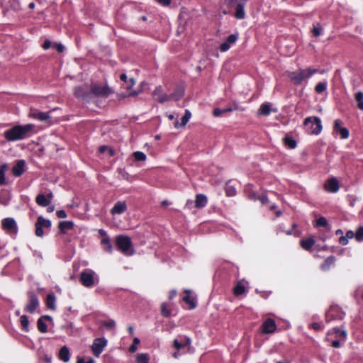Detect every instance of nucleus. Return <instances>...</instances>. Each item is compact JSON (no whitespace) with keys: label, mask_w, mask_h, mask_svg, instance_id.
<instances>
[{"label":"nucleus","mask_w":363,"mask_h":363,"mask_svg":"<svg viewBox=\"0 0 363 363\" xmlns=\"http://www.w3.org/2000/svg\"><path fill=\"white\" fill-rule=\"evenodd\" d=\"M33 129L34 125L33 124L15 125L13 128L6 130L4 133V136L9 141L21 140L27 138Z\"/></svg>","instance_id":"f257e3e1"},{"label":"nucleus","mask_w":363,"mask_h":363,"mask_svg":"<svg viewBox=\"0 0 363 363\" xmlns=\"http://www.w3.org/2000/svg\"><path fill=\"white\" fill-rule=\"evenodd\" d=\"M115 244L119 251L125 256H132L135 253L133 242L130 238L124 235H117Z\"/></svg>","instance_id":"f03ea898"},{"label":"nucleus","mask_w":363,"mask_h":363,"mask_svg":"<svg viewBox=\"0 0 363 363\" xmlns=\"http://www.w3.org/2000/svg\"><path fill=\"white\" fill-rule=\"evenodd\" d=\"M318 70L314 68H307L306 69H298L289 72L288 77L290 80L296 85L301 84L304 80L310 78L312 75L317 73Z\"/></svg>","instance_id":"7ed1b4c3"},{"label":"nucleus","mask_w":363,"mask_h":363,"mask_svg":"<svg viewBox=\"0 0 363 363\" xmlns=\"http://www.w3.org/2000/svg\"><path fill=\"white\" fill-rule=\"evenodd\" d=\"M303 125L306 131L311 135H318L323 128L320 118L316 116L306 118Z\"/></svg>","instance_id":"20e7f679"},{"label":"nucleus","mask_w":363,"mask_h":363,"mask_svg":"<svg viewBox=\"0 0 363 363\" xmlns=\"http://www.w3.org/2000/svg\"><path fill=\"white\" fill-rule=\"evenodd\" d=\"M2 228L11 235H16L18 233V226L13 218H6L1 220Z\"/></svg>","instance_id":"39448f33"},{"label":"nucleus","mask_w":363,"mask_h":363,"mask_svg":"<svg viewBox=\"0 0 363 363\" xmlns=\"http://www.w3.org/2000/svg\"><path fill=\"white\" fill-rule=\"evenodd\" d=\"M51 226L50 220L44 218L43 216H39L35 223V231L36 236L42 238L44 235L43 228H50Z\"/></svg>","instance_id":"423d86ee"},{"label":"nucleus","mask_w":363,"mask_h":363,"mask_svg":"<svg viewBox=\"0 0 363 363\" xmlns=\"http://www.w3.org/2000/svg\"><path fill=\"white\" fill-rule=\"evenodd\" d=\"M28 296V302L25 307V311L28 313H33L39 306V300L37 295L33 291H29Z\"/></svg>","instance_id":"0eeeda50"},{"label":"nucleus","mask_w":363,"mask_h":363,"mask_svg":"<svg viewBox=\"0 0 363 363\" xmlns=\"http://www.w3.org/2000/svg\"><path fill=\"white\" fill-rule=\"evenodd\" d=\"M107 340L104 337L96 338L94 340L91 346L93 354L99 357L103 352L105 347L107 345Z\"/></svg>","instance_id":"6e6552de"},{"label":"nucleus","mask_w":363,"mask_h":363,"mask_svg":"<svg viewBox=\"0 0 363 363\" xmlns=\"http://www.w3.org/2000/svg\"><path fill=\"white\" fill-rule=\"evenodd\" d=\"M80 281L86 287H91L95 284L94 272L84 271L80 274Z\"/></svg>","instance_id":"1a4fd4ad"},{"label":"nucleus","mask_w":363,"mask_h":363,"mask_svg":"<svg viewBox=\"0 0 363 363\" xmlns=\"http://www.w3.org/2000/svg\"><path fill=\"white\" fill-rule=\"evenodd\" d=\"M345 313L341 311V309L337 306H332L327 311L325 316H326V321L330 322L333 320L335 319H342L344 318Z\"/></svg>","instance_id":"9d476101"},{"label":"nucleus","mask_w":363,"mask_h":363,"mask_svg":"<svg viewBox=\"0 0 363 363\" xmlns=\"http://www.w3.org/2000/svg\"><path fill=\"white\" fill-rule=\"evenodd\" d=\"M91 91L96 96L99 97H107L112 93L111 89L108 86L96 84L91 86Z\"/></svg>","instance_id":"9b49d317"},{"label":"nucleus","mask_w":363,"mask_h":363,"mask_svg":"<svg viewBox=\"0 0 363 363\" xmlns=\"http://www.w3.org/2000/svg\"><path fill=\"white\" fill-rule=\"evenodd\" d=\"M153 99L159 103H164L169 101L168 94L163 92L161 86H157L152 92Z\"/></svg>","instance_id":"f8f14e48"},{"label":"nucleus","mask_w":363,"mask_h":363,"mask_svg":"<svg viewBox=\"0 0 363 363\" xmlns=\"http://www.w3.org/2000/svg\"><path fill=\"white\" fill-rule=\"evenodd\" d=\"M262 332L264 334H272L275 332L277 325L275 321L269 318H267L262 325Z\"/></svg>","instance_id":"ddd939ff"},{"label":"nucleus","mask_w":363,"mask_h":363,"mask_svg":"<svg viewBox=\"0 0 363 363\" xmlns=\"http://www.w3.org/2000/svg\"><path fill=\"white\" fill-rule=\"evenodd\" d=\"M325 188L328 191L335 193L339 190V183L335 178L330 179L325 184Z\"/></svg>","instance_id":"4468645a"},{"label":"nucleus","mask_w":363,"mask_h":363,"mask_svg":"<svg viewBox=\"0 0 363 363\" xmlns=\"http://www.w3.org/2000/svg\"><path fill=\"white\" fill-rule=\"evenodd\" d=\"M127 209L126 203L124 201H118L115 203L113 207L111 210V213L121 214L125 212Z\"/></svg>","instance_id":"2eb2a0df"},{"label":"nucleus","mask_w":363,"mask_h":363,"mask_svg":"<svg viewBox=\"0 0 363 363\" xmlns=\"http://www.w3.org/2000/svg\"><path fill=\"white\" fill-rule=\"evenodd\" d=\"M30 116L40 121H46L50 118L48 113L40 112L37 110L32 111L30 113Z\"/></svg>","instance_id":"dca6fc26"},{"label":"nucleus","mask_w":363,"mask_h":363,"mask_svg":"<svg viewBox=\"0 0 363 363\" xmlns=\"http://www.w3.org/2000/svg\"><path fill=\"white\" fill-rule=\"evenodd\" d=\"M181 340H179L178 339H175L173 342V346L175 349L177 350H181L186 345H189L191 344V339L189 337H181Z\"/></svg>","instance_id":"f3484780"},{"label":"nucleus","mask_w":363,"mask_h":363,"mask_svg":"<svg viewBox=\"0 0 363 363\" xmlns=\"http://www.w3.org/2000/svg\"><path fill=\"white\" fill-rule=\"evenodd\" d=\"M74 227V223L70 220L60 221L58 228L62 234L67 233V230H72Z\"/></svg>","instance_id":"a211bd4d"},{"label":"nucleus","mask_w":363,"mask_h":363,"mask_svg":"<svg viewBox=\"0 0 363 363\" xmlns=\"http://www.w3.org/2000/svg\"><path fill=\"white\" fill-rule=\"evenodd\" d=\"M186 295L183 298V301L189 305V309H194L196 306L195 298L191 296V291L185 290Z\"/></svg>","instance_id":"6ab92c4d"},{"label":"nucleus","mask_w":363,"mask_h":363,"mask_svg":"<svg viewBox=\"0 0 363 363\" xmlns=\"http://www.w3.org/2000/svg\"><path fill=\"white\" fill-rule=\"evenodd\" d=\"M208 199L206 196L202 194H197L195 199V206L199 208H203L206 206Z\"/></svg>","instance_id":"aec40b11"},{"label":"nucleus","mask_w":363,"mask_h":363,"mask_svg":"<svg viewBox=\"0 0 363 363\" xmlns=\"http://www.w3.org/2000/svg\"><path fill=\"white\" fill-rule=\"evenodd\" d=\"M25 162L23 160H19L13 167L12 172L16 177H20L24 172Z\"/></svg>","instance_id":"412c9836"},{"label":"nucleus","mask_w":363,"mask_h":363,"mask_svg":"<svg viewBox=\"0 0 363 363\" xmlns=\"http://www.w3.org/2000/svg\"><path fill=\"white\" fill-rule=\"evenodd\" d=\"M56 297L53 293H50L47 296L46 306L50 310L55 311L56 309Z\"/></svg>","instance_id":"4be33fe9"},{"label":"nucleus","mask_w":363,"mask_h":363,"mask_svg":"<svg viewBox=\"0 0 363 363\" xmlns=\"http://www.w3.org/2000/svg\"><path fill=\"white\" fill-rule=\"evenodd\" d=\"M184 94V89L182 87H178L174 90V91L172 94L168 95V96L169 97V101H179L183 97Z\"/></svg>","instance_id":"5701e85b"},{"label":"nucleus","mask_w":363,"mask_h":363,"mask_svg":"<svg viewBox=\"0 0 363 363\" xmlns=\"http://www.w3.org/2000/svg\"><path fill=\"white\" fill-rule=\"evenodd\" d=\"M59 358L64 362H67L69 360L70 354L69 349L67 346H63L59 352Z\"/></svg>","instance_id":"b1692460"},{"label":"nucleus","mask_w":363,"mask_h":363,"mask_svg":"<svg viewBox=\"0 0 363 363\" xmlns=\"http://www.w3.org/2000/svg\"><path fill=\"white\" fill-rule=\"evenodd\" d=\"M191 113L190 112V111L186 109L185 111L184 115L182 118V123L179 124L178 121H176L174 122V127L178 128L180 126H185L186 125V123H188V121H189V119L191 118Z\"/></svg>","instance_id":"393cba45"},{"label":"nucleus","mask_w":363,"mask_h":363,"mask_svg":"<svg viewBox=\"0 0 363 363\" xmlns=\"http://www.w3.org/2000/svg\"><path fill=\"white\" fill-rule=\"evenodd\" d=\"M315 240L312 238L303 239L301 240V246L306 250H311L312 247L315 245Z\"/></svg>","instance_id":"a878e982"},{"label":"nucleus","mask_w":363,"mask_h":363,"mask_svg":"<svg viewBox=\"0 0 363 363\" xmlns=\"http://www.w3.org/2000/svg\"><path fill=\"white\" fill-rule=\"evenodd\" d=\"M36 203L40 206H48L50 204V199L44 194H38L35 199Z\"/></svg>","instance_id":"bb28decb"},{"label":"nucleus","mask_w":363,"mask_h":363,"mask_svg":"<svg viewBox=\"0 0 363 363\" xmlns=\"http://www.w3.org/2000/svg\"><path fill=\"white\" fill-rule=\"evenodd\" d=\"M271 105L269 103H264V104H262L259 108V112L258 113L259 115H263V116H269L271 113Z\"/></svg>","instance_id":"cd10ccee"},{"label":"nucleus","mask_w":363,"mask_h":363,"mask_svg":"<svg viewBox=\"0 0 363 363\" xmlns=\"http://www.w3.org/2000/svg\"><path fill=\"white\" fill-rule=\"evenodd\" d=\"M102 246H103V249L104 251L108 252V253H111L112 251H113V246H112V244L111 242V240L110 239L108 238V237H106L104 238H103L101 240V242Z\"/></svg>","instance_id":"c85d7f7f"},{"label":"nucleus","mask_w":363,"mask_h":363,"mask_svg":"<svg viewBox=\"0 0 363 363\" xmlns=\"http://www.w3.org/2000/svg\"><path fill=\"white\" fill-rule=\"evenodd\" d=\"M245 13L243 5L241 3H238L235 7V16L238 19H242L245 18Z\"/></svg>","instance_id":"c756f323"},{"label":"nucleus","mask_w":363,"mask_h":363,"mask_svg":"<svg viewBox=\"0 0 363 363\" xmlns=\"http://www.w3.org/2000/svg\"><path fill=\"white\" fill-rule=\"evenodd\" d=\"M284 145L289 147L290 149H294L297 145L296 141L289 136H286L284 138Z\"/></svg>","instance_id":"7c9ffc66"},{"label":"nucleus","mask_w":363,"mask_h":363,"mask_svg":"<svg viewBox=\"0 0 363 363\" xmlns=\"http://www.w3.org/2000/svg\"><path fill=\"white\" fill-rule=\"evenodd\" d=\"M354 99L357 103L359 109L363 111V91H358L354 94Z\"/></svg>","instance_id":"2f4dec72"},{"label":"nucleus","mask_w":363,"mask_h":363,"mask_svg":"<svg viewBox=\"0 0 363 363\" xmlns=\"http://www.w3.org/2000/svg\"><path fill=\"white\" fill-rule=\"evenodd\" d=\"M246 291L245 286L241 282H238L234 288V294L235 296H240L243 294Z\"/></svg>","instance_id":"473e14b6"},{"label":"nucleus","mask_w":363,"mask_h":363,"mask_svg":"<svg viewBox=\"0 0 363 363\" xmlns=\"http://www.w3.org/2000/svg\"><path fill=\"white\" fill-rule=\"evenodd\" d=\"M233 110V109L231 108H223V109L216 108H214V110L213 111V115L215 117H219V116H221L222 115H223L224 113L232 112Z\"/></svg>","instance_id":"72a5a7b5"},{"label":"nucleus","mask_w":363,"mask_h":363,"mask_svg":"<svg viewBox=\"0 0 363 363\" xmlns=\"http://www.w3.org/2000/svg\"><path fill=\"white\" fill-rule=\"evenodd\" d=\"M335 261V257L330 256V257H328L325 260L324 263L321 265V269L323 270H328L330 268V267L334 264Z\"/></svg>","instance_id":"f704fd0d"},{"label":"nucleus","mask_w":363,"mask_h":363,"mask_svg":"<svg viewBox=\"0 0 363 363\" xmlns=\"http://www.w3.org/2000/svg\"><path fill=\"white\" fill-rule=\"evenodd\" d=\"M20 322H21L23 330L25 332H28L29 330V329H28L29 321H28V317L26 315H21L20 317Z\"/></svg>","instance_id":"c9c22d12"},{"label":"nucleus","mask_w":363,"mask_h":363,"mask_svg":"<svg viewBox=\"0 0 363 363\" xmlns=\"http://www.w3.org/2000/svg\"><path fill=\"white\" fill-rule=\"evenodd\" d=\"M37 327L38 330L42 333H45L48 330L47 325L41 318H38L37 321Z\"/></svg>","instance_id":"e433bc0d"},{"label":"nucleus","mask_w":363,"mask_h":363,"mask_svg":"<svg viewBox=\"0 0 363 363\" xmlns=\"http://www.w3.org/2000/svg\"><path fill=\"white\" fill-rule=\"evenodd\" d=\"M327 86L328 84L326 82H321L316 84L315 90L317 93L320 94L326 90Z\"/></svg>","instance_id":"4c0bfd02"},{"label":"nucleus","mask_w":363,"mask_h":363,"mask_svg":"<svg viewBox=\"0 0 363 363\" xmlns=\"http://www.w3.org/2000/svg\"><path fill=\"white\" fill-rule=\"evenodd\" d=\"M315 227H328V223L325 217H320L315 220Z\"/></svg>","instance_id":"58836bf2"},{"label":"nucleus","mask_w":363,"mask_h":363,"mask_svg":"<svg viewBox=\"0 0 363 363\" xmlns=\"http://www.w3.org/2000/svg\"><path fill=\"white\" fill-rule=\"evenodd\" d=\"M7 169L6 164H2L0 167V184H4L6 183L5 172Z\"/></svg>","instance_id":"ea45409f"},{"label":"nucleus","mask_w":363,"mask_h":363,"mask_svg":"<svg viewBox=\"0 0 363 363\" xmlns=\"http://www.w3.org/2000/svg\"><path fill=\"white\" fill-rule=\"evenodd\" d=\"M74 95L77 98L84 99L86 97V91L84 90L83 87L77 86L74 89Z\"/></svg>","instance_id":"a19ab883"},{"label":"nucleus","mask_w":363,"mask_h":363,"mask_svg":"<svg viewBox=\"0 0 363 363\" xmlns=\"http://www.w3.org/2000/svg\"><path fill=\"white\" fill-rule=\"evenodd\" d=\"M133 157L135 161H145L147 158L145 154L140 151L135 152Z\"/></svg>","instance_id":"79ce46f5"},{"label":"nucleus","mask_w":363,"mask_h":363,"mask_svg":"<svg viewBox=\"0 0 363 363\" xmlns=\"http://www.w3.org/2000/svg\"><path fill=\"white\" fill-rule=\"evenodd\" d=\"M161 314L164 317H168L171 314L170 310L168 308L167 304L165 303H162L161 305Z\"/></svg>","instance_id":"37998d69"},{"label":"nucleus","mask_w":363,"mask_h":363,"mask_svg":"<svg viewBox=\"0 0 363 363\" xmlns=\"http://www.w3.org/2000/svg\"><path fill=\"white\" fill-rule=\"evenodd\" d=\"M225 194L228 196H234L236 194V190L233 186L227 185Z\"/></svg>","instance_id":"c03bdc74"},{"label":"nucleus","mask_w":363,"mask_h":363,"mask_svg":"<svg viewBox=\"0 0 363 363\" xmlns=\"http://www.w3.org/2000/svg\"><path fill=\"white\" fill-rule=\"evenodd\" d=\"M149 360V357L147 354H139L137 357V361L138 363H144Z\"/></svg>","instance_id":"a18cd8bd"},{"label":"nucleus","mask_w":363,"mask_h":363,"mask_svg":"<svg viewBox=\"0 0 363 363\" xmlns=\"http://www.w3.org/2000/svg\"><path fill=\"white\" fill-rule=\"evenodd\" d=\"M238 38V34H231V35H230L228 37L226 41H227V43L228 44L232 45H234L236 43Z\"/></svg>","instance_id":"49530a36"},{"label":"nucleus","mask_w":363,"mask_h":363,"mask_svg":"<svg viewBox=\"0 0 363 363\" xmlns=\"http://www.w3.org/2000/svg\"><path fill=\"white\" fill-rule=\"evenodd\" d=\"M103 325L107 328L108 329H113L115 328L116 323L113 320H108L107 321H104L102 323Z\"/></svg>","instance_id":"de8ad7c7"},{"label":"nucleus","mask_w":363,"mask_h":363,"mask_svg":"<svg viewBox=\"0 0 363 363\" xmlns=\"http://www.w3.org/2000/svg\"><path fill=\"white\" fill-rule=\"evenodd\" d=\"M355 238L357 241H362L363 240V227L359 228L355 233Z\"/></svg>","instance_id":"09e8293b"},{"label":"nucleus","mask_w":363,"mask_h":363,"mask_svg":"<svg viewBox=\"0 0 363 363\" xmlns=\"http://www.w3.org/2000/svg\"><path fill=\"white\" fill-rule=\"evenodd\" d=\"M338 133H340L342 139H347L349 137V130L346 128H340Z\"/></svg>","instance_id":"8fccbe9b"},{"label":"nucleus","mask_w":363,"mask_h":363,"mask_svg":"<svg viewBox=\"0 0 363 363\" xmlns=\"http://www.w3.org/2000/svg\"><path fill=\"white\" fill-rule=\"evenodd\" d=\"M140 343V340L138 337L133 339V343L130 347L129 350L131 352H135L137 350V345Z\"/></svg>","instance_id":"3c124183"},{"label":"nucleus","mask_w":363,"mask_h":363,"mask_svg":"<svg viewBox=\"0 0 363 363\" xmlns=\"http://www.w3.org/2000/svg\"><path fill=\"white\" fill-rule=\"evenodd\" d=\"M322 27L320 25L314 26L313 29V34L314 36H319L322 33Z\"/></svg>","instance_id":"603ef678"},{"label":"nucleus","mask_w":363,"mask_h":363,"mask_svg":"<svg viewBox=\"0 0 363 363\" xmlns=\"http://www.w3.org/2000/svg\"><path fill=\"white\" fill-rule=\"evenodd\" d=\"M342 127V121L340 119H336L334 122V131L338 132Z\"/></svg>","instance_id":"864d4df0"},{"label":"nucleus","mask_w":363,"mask_h":363,"mask_svg":"<svg viewBox=\"0 0 363 363\" xmlns=\"http://www.w3.org/2000/svg\"><path fill=\"white\" fill-rule=\"evenodd\" d=\"M230 46L231 45L228 44L227 41H225L220 45V50L221 52H226L230 49Z\"/></svg>","instance_id":"5fc2aeb1"},{"label":"nucleus","mask_w":363,"mask_h":363,"mask_svg":"<svg viewBox=\"0 0 363 363\" xmlns=\"http://www.w3.org/2000/svg\"><path fill=\"white\" fill-rule=\"evenodd\" d=\"M333 330L335 334L342 336L343 338L345 339L347 337V332L345 330H341L340 329L336 328H334Z\"/></svg>","instance_id":"6e6d98bb"},{"label":"nucleus","mask_w":363,"mask_h":363,"mask_svg":"<svg viewBox=\"0 0 363 363\" xmlns=\"http://www.w3.org/2000/svg\"><path fill=\"white\" fill-rule=\"evenodd\" d=\"M257 199L262 203V204H266L268 203V198L266 195L259 196Z\"/></svg>","instance_id":"4d7b16f0"},{"label":"nucleus","mask_w":363,"mask_h":363,"mask_svg":"<svg viewBox=\"0 0 363 363\" xmlns=\"http://www.w3.org/2000/svg\"><path fill=\"white\" fill-rule=\"evenodd\" d=\"M106 150H108L110 152V155H113V151L111 149H109L107 146H101L99 147V152L100 153H104Z\"/></svg>","instance_id":"13d9d810"},{"label":"nucleus","mask_w":363,"mask_h":363,"mask_svg":"<svg viewBox=\"0 0 363 363\" xmlns=\"http://www.w3.org/2000/svg\"><path fill=\"white\" fill-rule=\"evenodd\" d=\"M125 83L127 84L126 89H130L135 84V80L133 78H130Z\"/></svg>","instance_id":"bf43d9fd"},{"label":"nucleus","mask_w":363,"mask_h":363,"mask_svg":"<svg viewBox=\"0 0 363 363\" xmlns=\"http://www.w3.org/2000/svg\"><path fill=\"white\" fill-rule=\"evenodd\" d=\"M57 216L60 218H65L67 217V213L64 210H60L56 212Z\"/></svg>","instance_id":"052dcab7"},{"label":"nucleus","mask_w":363,"mask_h":363,"mask_svg":"<svg viewBox=\"0 0 363 363\" xmlns=\"http://www.w3.org/2000/svg\"><path fill=\"white\" fill-rule=\"evenodd\" d=\"M54 47L56 48V50L59 52H62L65 50V47L61 43H58V44L55 43L54 45Z\"/></svg>","instance_id":"680f3d73"},{"label":"nucleus","mask_w":363,"mask_h":363,"mask_svg":"<svg viewBox=\"0 0 363 363\" xmlns=\"http://www.w3.org/2000/svg\"><path fill=\"white\" fill-rule=\"evenodd\" d=\"M311 328L315 330H320L323 329L322 325L318 323H313L311 324Z\"/></svg>","instance_id":"e2e57ef3"},{"label":"nucleus","mask_w":363,"mask_h":363,"mask_svg":"<svg viewBox=\"0 0 363 363\" xmlns=\"http://www.w3.org/2000/svg\"><path fill=\"white\" fill-rule=\"evenodd\" d=\"M339 242L340 244L345 245L348 243V238L346 236H342L340 238Z\"/></svg>","instance_id":"0e129e2a"},{"label":"nucleus","mask_w":363,"mask_h":363,"mask_svg":"<svg viewBox=\"0 0 363 363\" xmlns=\"http://www.w3.org/2000/svg\"><path fill=\"white\" fill-rule=\"evenodd\" d=\"M51 46V42L49 40H45V42L43 44V48L44 50H48Z\"/></svg>","instance_id":"69168bd1"},{"label":"nucleus","mask_w":363,"mask_h":363,"mask_svg":"<svg viewBox=\"0 0 363 363\" xmlns=\"http://www.w3.org/2000/svg\"><path fill=\"white\" fill-rule=\"evenodd\" d=\"M157 1L163 6H168L171 3V0H157Z\"/></svg>","instance_id":"338daca9"},{"label":"nucleus","mask_w":363,"mask_h":363,"mask_svg":"<svg viewBox=\"0 0 363 363\" xmlns=\"http://www.w3.org/2000/svg\"><path fill=\"white\" fill-rule=\"evenodd\" d=\"M259 196H257L255 192H251L248 195V197L251 199V200H257V198H258Z\"/></svg>","instance_id":"774afa93"}]
</instances>
